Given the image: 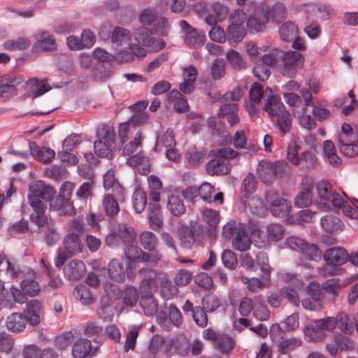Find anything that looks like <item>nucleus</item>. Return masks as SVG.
Segmentation results:
<instances>
[{
	"label": "nucleus",
	"instance_id": "nucleus-1",
	"mask_svg": "<svg viewBox=\"0 0 358 358\" xmlns=\"http://www.w3.org/2000/svg\"><path fill=\"white\" fill-rule=\"evenodd\" d=\"M55 192L42 180H34L29 184L27 199L33 210L31 214H41L47 209L46 201L50 200Z\"/></svg>",
	"mask_w": 358,
	"mask_h": 358
},
{
	"label": "nucleus",
	"instance_id": "nucleus-2",
	"mask_svg": "<svg viewBox=\"0 0 358 358\" xmlns=\"http://www.w3.org/2000/svg\"><path fill=\"white\" fill-rule=\"evenodd\" d=\"M326 266L321 270L324 276L336 275L341 273L340 268L349 261V254L343 248L334 247L327 250L323 255Z\"/></svg>",
	"mask_w": 358,
	"mask_h": 358
},
{
	"label": "nucleus",
	"instance_id": "nucleus-3",
	"mask_svg": "<svg viewBox=\"0 0 358 358\" xmlns=\"http://www.w3.org/2000/svg\"><path fill=\"white\" fill-rule=\"evenodd\" d=\"M31 221L39 228V235L43 241L49 246L55 245L59 239L55 222L48 219L45 213L41 214H31Z\"/></svg>",
	"mask_w": 358,
	"mask_h": 358
},
{
	"label": "nucleus",
	"instance_id": "nucleus-4",
	"mask_svg": "<svg viewBox=\"0 0 358 358\" xmlns=\"http://www.w3.org/2000/svg\"><path fill=\"white\" fill-rule=\"evenodd\" d=\"M238 155V152L230 148L218 149L217 154L207 163L206 170L208 174L224 175L229 173V159H234Z\"/></svg>",
	"mask_w": 358,
	"mask_h": 358
},
{
	"label": "nucleus",
	"instance_id": "nucleus-5",
	"mask_svg": "<svg viewBox=\"0 0 358 358\" xmlns=\"http://www.w3.org/2000/svg\"><path fill=\"white\" fill-rule=\"evenodd\" d=\"M136 238L134 228L127 227L124 224H119L114 227L106 237V244L112 248H117L121 243L125 246L133 243Z\"/></svg>",
	"mask_w": 358,
	"mask_h": 358
},
{
	"label": "nucleus",
	"instance_id": "nucleus-6",
	"mask_svg": "<svg viewBox=\"0 0 358 358\" xmlns=\"http://www.w3.org/2000/svg\"><path fill=\"white\" fill-rule=\"evenodd\" d=\"M303 62L304 59L299 52L282 50L279 64L280 71L283 76L292 78L296 75L297 68L302 66Z\"/></svg>",
	"mask_w": 358,
	"mask_h": 358
},
{
	"label": "nucleus",
	"instance_id": "nucleus-7",
	"mask_svg": "<svg viewBox=\"0 0 358 358\" xmlns=\"http://www.w3.org/2000/svg\"><path fill=\"white\" fill-rule=\"evenodd\" d=\"M285 164L280 161L271 162L268 160H262L259 164L258 176L260 180L266 183H271L278 174L284 172Z\"/></svg>",
	"mask_w": 358,
	"mask_h": 358
},
{
	"label": "nucleus",
	"instance_id": "nucleus-8",
	"mask_svg": "<svg viewBox=\"0 0 358 358\" xmlns=\"http://www.w3.org/2000/svg\"><path fill=\"white\" fill-rule=\"evenodd\" d=\"M268 21V13L264 7L257 8L248 19L247 26L255 31H262Z\"/></svg>",
	"mask_w": 358,
	"mask_h": 358
},
{
	"label": "nucleus",
	"instance_id": "nucleus-9",
	"mask_svg": "<svg viewBox=\"0 0 358 358\" xmlns=\"http://www.w3.org/2000/svg\"><path fill=\"white\" fill-rule=\"evenodd\" d=\"M36 42L33 46L36 50L48 52L57 49V43L53 36L48 31H41L36 34Z\"/></svg>",
	"mask_w": 358,
	"mask_h": 358
},
{
	"label": "nucleus",
	"instance_id": "nucleus-10",
	"mask_svg": "<svg viewBox=\"0 0 358 358\" xmlns=\"http://www.w3.org/2000/svg\"><path fill=\"white\" fill-rule=\"evenodd\" d=\"M155 280L158 287L161 288L162 294L167 299L172 298L178 293V289L172 285L169 275L164 272L155 273Z\"/></svg>",
	"mask_w": 358,
	"mask_h": 358
},
{
	"label": "nucleus",
	"instance_id": "nucleus-11",
	"mask_svg": "<svg viewBox=\"0 0 358 358\" xmlns=\"http://www.w3.org/2000/svg\"><path fill=\"white\" fill-rule=\"evenodd\" d=\"M36 273L31 272L27 273L25 278L20 283V288L24 294L34 297L41 292V285L37 281Z\"/></svg>",
	"mask_w": 358,
	"mask_h": 358
},
{
	"label": "nucleus",
	"instance_id": "nucleus-12",
	"mask_svg": "<svg viewBox=\"0 0 358 358\" xmlns=\"http://www.w3.org/2000/svg\"><path fill=\"white\" fill-rule=\"evenodd\" d=\"M30 153L37 161L50 163L55 157V152L47 147H40L36 143H29Z\"/></svg>",
	"mask_w": 358,
	"mask_h": 358
},
{
	"label": "nucleus",
	"instance_id": "nucleus-13",
	"mask_svg": "<svg viewBox=\"0 0 358 358\" xmlns=\"http://www.w3.org/2000/svg\"><path fill=\"white\" fill-rule=\"evenodd\" d=\"M85 273V264L78 259L71 260L64 268V274L70 280H78L82 278Z\"/></svg>",
	"mask_w": 358,
	"mask_h": 358
},
{
	"label": "nucleus",
	"instance_id": "nucleus-14",
	"mask_svg": "<svg viewBox=\"0 0 358 358\" xmlns=\"http://www.w3.org/2000/svg\"><path fill=\"white\" fill-rule=\"evenodd\" d=\"M43 310V303L38 300H31L27 303L24 317L32 326L40 323V315Z\"/></svg>",
	"mask_w": 358,
	"mask_h": 358
},
{
	"label": "nucleus",
	"instance_id": "nucleus-15",
	"mask_svg": "<svg viewBox=\"0 0 358 358\" xmlns=\"http://www.w3.org/2000/svg\"><path fill=\"white\" fill-rule=\"evenodd\" d=\"M73 358H87L92 355V342L87 338H78L72 347Z\"/></svg>",
	"mask_w": 358,
	"mask_h": 358
},
{
	"label": "nucleus",
	"instance_id": "nucleus-16",
	"mask_svg": "<svg viewBox=\"0 0 358 358\" xmlns=\"http://www.w3.org/2000/svg\"><path fill=\"white\" fill-rule=\"evenodd\" d=\"M316 190L319 208L325 210L329 209V199L334 192L331 185L325 181H320L316 184Z\"/></svg>",
	"mask_w": 358,
	"mask_h": 358
},
{
	"label": "nucleus",
	"instance_id": "nucleus-17",
	"mask_svg": "<svg viewBox=\"0 0 358 358\" xmlns=\"http://www.w3.org/2000/svg\"><path fill=\"white\" fill-rule=\"evenodd\" d=\"M239 108L236 103H225L220 108L218 115L227 120L230 126L239 122Z\"/></svg>",
	"mask_w": 358,
	"mask_h": 358
},
{
	"label": "nucleus",
	"instance_id": "nucleus-18",
	"mask_svg": "<svg viewBox=\"0 0 358 358\" xmlns=\"http://www.w3.org/2000/svg\"><path fill=\"white\" fill-rule=\"evenodd\" d=\"M50 206L53 210L59 211L60 215H71L75 213V209L71 200L65 199L59 195L52 199Z\"/></svg>",
	"mask_w": 358,
	"mask_h": 358
},
{
	"label": "nucleus",
	"instance_id": "nucleus-19",
	"mask_svg": "<svg viewBox=\"0 0 358 358\" xmlns=\"http://www.w3.org/2000/svg\"><path fill=\"white\" fill-rule=\"evenodd\" d=\"M250 245L251 241L246 229L243 227H239L232 240L233 248L238 251H245L250 248Z\"/></svg>",
	"mask_w": 358,
	"mask_h": 358
},
{
	"label": "nucleus",
	"instance_id": "nucleus-20",
	"mask_svg": "<svg viewBox=\"0 0 358 358\" xmlns=\"http://www.w3.org/2000/svg\"><path fill=\"white\" fill-rule=\"evenodd\" d=\"M292 205L284 198H278L273 200L270 206L271 213L277 217H283L289 215Z\"/></svg>",
	"mask_w": 358,
	"mask_h": 358
},
{
	"label": "nucleus",
	"instance_id": "nucleus-21",
	"mask_svg": "<svg viewBox=\"0 0 358 358\" xmlns=\"http://www.w3.org/2000/svg\"><path fill=\"white\" fill-rule=\"evenodd\" d=\"M27 322L23 314L13 313L7 317L6 327L13 332H21L25 329Z\"/></svg>",
	"mask_w": 358,
	"mask_h": 358
},
{
	"label": "nucleus",
	"instance_id": "nucleus-22",
	"mask_svg": "<svg viewBox=\"0 0 358 358\" xmlns=\"http://www.w3.org/2000/svg\"><path fill=\"white\" fill-rule=\"evenodd\" d=\"M109 278L115 282H122L125 279V270L123 264L117 259H113L108 265Z\"/></svg>",
	"mask_w": 358,
	"mask_h": 358
},
{
	"label": "nucleus",
	"instance_id": "nucleus-23",
	"mask_svg": "<svg viewBox=\"0 0 358 358\" xmlns=\"http://www.w3.org/2000/svg\"><path fill=\"white\" fill-rule=\"evenodd\" d=\"M167 100L169 103H173V108L177 112L183 113L189 108L186 98L176 90H173L168 94Z\"/></svg>",
	"mask_w": 358,
	"mask_h": 358
},
{
	"label": "nucleus",
	"instance_id": "nucleus-24",
	"mask_svg": "<svg viewBox=\"0 0 358 358\" xmlns=\"http://www.w3.org/2000/svg\"><path fill=\"white\" fill-rule=\"evenodd\" d=\"M338 145L358 141V135L354 132L352 127L347 123L341 126V131L338 134Z\"/></svg>",
	"mask_w": 358,
	"mask_h": 358
},
{
	"label": "nucleus",
	"instance_id": "nucleus-25",
	"mask_svg": "<svg viewBox=\"0 0 358 358\" xmlns=\"http://www.w3.org/2000/svg\"><path fill=\"white\" fill-rule=\"evenodd\" d=\"M167 209L173 216L180 217L185 213L186 208L179 195L171 194L168 197Z\"/></svg>",
	"mask_w": 358,
	"mask_h": 358
},
{
	"label": "nucleus",
	"instance_id": "nucleus-26",
	"mask_svg": "<svg viewBox=\"0 0 358 358\" xmlns=\"http://www.w3.org/2000/svg\"><path fill=\"white\" fill-rule=\"evenodd\" d=\"M279 35L285 42L292 41L299 34L298 27L292 22H285L279 28Z\"/></svg>",
	"mask_w": 358,
	"mask_h": 358
},
{
	"label": "nucleus",
	"instance_id": "nucleus-27",
	"mask_svg": "<svg viewBox=\"0 0 358 358\" xmlns=\"http://www.w3.org/2000/svg\"><path fill=\"white\" fill-rule=\"evenodd\" d=\"M336 327L345 334L351 335L354 333V325L348 315L345 312L337 313L336 317Z\"/></svg>",
	"mask_w": 358,
	"mask_h": 358
},
{
	"label": "nucleus",
	"instance_id": "nucleus-28",
	"mask_svg": "<svg viewBox=\"0 0 358 358\" xmlns=\"http://www.w3.org/2000/svg\"><path fill=\"white\" fill-rule=\"evenodd\" d=\"M176 141L174 134L172 129H168L167 131L161 136L158 137L155 150L159 152H163L164 150L175 148Z\"/></svg>",
	"mask_w": 358,
	"mask_h": 358
},
{
	"label": "nucleus",
	"instance_id": "nucleus-29",
	"mask_svg": "<svg viewBox=\"0 0 358 358\" xmlns=\"http://www.w3.org/2000/svg\"><path fill=\"white\" fill-rule=\"evenodd\" d=\"M139 242L143 249L148 251L156 250L159 244L157 236L150 231H143L141 233Z\"/></svg>",
	"mask_w": 358,
	"mask_h": 358
},
{
	"label": "nucleus",
	"instance_id": "nucleus-30",
	"mask_svg": "<svg viewBox=\"0 0 358 358\" xmlns=\"http://www.w3.org/2000/svg\"><path fill=\"white\" fill-rule=\"evenodd\" d=\"M264 109L270 116H275L284 110L285 106L279 96L272 95L266 99Z\"/></svg>",
	"mask_w": 358,
	"mask_h": 358
},
{
	"label": "nucleus",
	"instance_id": "nucleus-31",
	"mask_svg": "<svg viewBox=\"0 0 358 358\" xmlns=\"http://www.w3.org/2000/svg\"><path fill=\"white\" fill-rule=\"evenodd\" d=\"M317 164L316 155L311 151L301 152L296 166L301 170H310L315 168Z\"/></svg>",
	"mask_w": 358,
	"mask_h": 358
},
{
	"label": "nucleus",
	"instance_id": "nucleus-32",
	"mask_svg": "<svg viewBox=\"0 0 358 358\" xmlns=\"http://www.w3.org/2000/svg\"><path fill=\"white\" fill-rule=\"evenodd\" d=\"M267 232L266 241L271 243H277L281 241L285 236V229L279 223H271L267 225L266 228Z\"/></svg>",
	"mask_w": 358,
	"mask_h": 358
},
{
	"label": "nucleus",
	"instance_id": "nucleus-33",
	"mask_svg": "<svg viewBox=\"0 0 358 358\" xmlns=\"http://www.w3.org/2000/svg\"><path fill=\"white\" fill-rule=\"evenodd\" d=\"M23 82L22 77L11 78L9 76H5L0 81V92L3 94H12L15 92V87Z\"/></svg>",
	"mask_w": 358,
	"mask_h": 358
},
{
	"label": "nucleus",
	"instance_id": "nucleus-34",
	"mask_svg": "<svg viewBox=\"0 0 358 358\" xmlns=\"http://www.w3.org/2000/svg\"><path fill=\"white\" fill-rule=\"evenodd\" d=\"M140 304L143 309L145 315L152 316L157 313L158 305L152 294L141 293Z\"/></svg>",
	"mask_w": 358,
	"mask_h": 358
},
{
	"label": "nucleus",
	"instance_id": "nucleus-35",
	"mask_svg": "<svg viewBox=\"0 0 358 358\" xmlns=\"http://www.w3.org/2000/svg\"><path fill=\"white\" fill-rule=\"evenodd\" d=\"M134 36L138 43L146 47H152L155 42L151 31L146 27L136 29Z\"/></svg>",
	"mask_w": 358,
	"mask_h": 358
},
{
	"label": "nucleus",
	"instance_id": "nucleus-36",
	"mask_svg": "<svg viewBox=\"0 0 358 358\" xmlns=\"http://www.w3.org/2000/svg\"><path fill=\"white\" fill-rule=\"evenodd\" d=\"M322 288L329 294L331 300H335L341 289L340 279L338 278L328 279L322 283Z\"/></svg>",
	"mask_w": 358,
	"mask_h": 358
},
{
	"label": "nucleus",
	"instance_id": "nucleus-37",
	"mask_svg": "<svg viewBox=\"0 0 358 358\" xmlns=\"http://www.w3.org/2000/svg\"><path fill=\"white\" fill-rule=\"evenodd\" d=\"M262 272L263 273L262 279L265 282L270 281V275L271 272V268L268 264V255L264 252H259L256 255V262Z\"/></svg>",
	"mask_w": 358,
	"mask_h": 358
},
{
	"label": "nucleus",
	"instance_id": "nucleus-38",
	"mask_svg": "<svg viewBox=\"0 0 358 358\" xmlns=\"http://www.w3.org/2000/svg\"><path fill=\"white\" fill-rule=\"evenodd\" d=\"M64 245L66 251L70 254H76L81 252V241L77 234H68L64 241Z\"/></svg>",
	"mask_w": 358,
	"mask_h": 358
},
{
	"label": "nucleus",
	"instance_id": "nucleus-39",
	"mask_svg": "<svg viewBox=\"0 0 358 358\" xmlns=\"http://www.w3.org/2000/svg\"><path fill=\"white\" fill-rule=\"evenodd\" d=\"M102 206L106 215L110 217L116 216L120 211L117 201L110 194H107L103 197Z\"/></svg>",
	"mask_w": 358,
	"mask_h": 358
},
{
	"label": "nucleus",
	"instance_id": "nucleus-40",
	"mask_svg": "<svg viewBox=\"0 0 358 358\" xmlns=\"http://www.w3.org/2000/svg\"><path fill=\"white\" fill-rule=\"evenodd\" d=\"M226 31L228 41L230 42H240L245 34V27L237 25V24L234 22L229 25Z\"/></svg>",
	"mask_w": 358,
	"mask_h": 358
},
{
	"label": "nucleus",
	"instance_id": "nucleus-41",
	"mask_svg": "<svg viewBox=\"0 0 358 358\" xmlns=\"http://www.w3.org/2000/svg\"><path fill=\"white\" fill-rule=\"evenodd\" d=\"M80 334V332L76 329H72L68 332L58 336L55 340L56 346L59 349H65L71 343L76 341V338Z\"/></svg>",
	"mask_w": 358,
	"mask_h": 358
},
{
	"label": "nucleus",
	"instance_id": "nucleus-42",
	"mask_svg": "<svg viewBox=\"0 0 358 358\" xmlns=\"http://www.w3.org/2000/svg\"><path fill=\"white\" fill-rule=\"evenodd\" d=\"M143 137L140 130L135 132L134 140L126 144L122 148V153L126 156H131L137 152L138 148L141 147Z\"/></svg>",
	"mask_w": 358,
	"mask_h": 358
},
{
	"label": "nucleus",
	"instance_id": "nucleus-43",
	"mask_svg": "<svg viewBox=\"0 0 358 358\" xmlns=\"http://www.w3.org/2000/svg\"><path fill=\"white\" fill-rule=\"evenodd\" d=\"M185 43L192 48H197L204 43V36L195 29L187 31L185 36Z\"/></svg>",
	"mask_w": 358,
	"mask_h": 358
},
{
	"label": "nucleus",
	"instance_id": "nucleus-44",
	"mask_svg": "<svg viewBox=\"0 0 358 358\" xmlns=\"http://www.w3.org/2000/svg\"><path fill=\"white\" fill-rule=\"evenodd\" d=\"M97 136L99 140H102L103 142L114 147L115 142V133L114 128L108 124H103L97 131Z\"/></svg>",
	"mask_w": 358,
	"mask_h": 358
},
{
	"label": "nucleus",
	"instance_id": "nucleus-45",
	"mask_svg": "<svg viewBox=\"0 0 358 358\" xmlns=\"http://www.w3.org/2000/svg\"><path fill=\"white\" fill-rule=\"evenodd\" d=\"M280 55H282V50L273 48L269 50L267 54L259 57L262 63L267 67L273 65L279 66Z\"/></svg>",
	"mask_w": 358,
	"mask_h": 358
},
{
	"label": "nucleus",
	"instance_id": "nucleus-46",
	"mask_svg": "<svg viewBox=\"0 0 358 358\" xmlns=\"http://www.w3.org/2000/svg\"><path fill=\"white\" fill-rule=\"evenodd\" d=\"M31 43L29 38L25 37H20L16 40H8L4 44L3 47L6 50L10 51L24 50L27 49Z\"/></svg>",
	"mask_w": 358,
	"mask_h": 358
},
{
	"label": "nucleus",
	"instance_id": "nucleus-47",
	"mask_svg": "<svg viewBox=\"0 0 358 358\" xmlns=\"http://www.w3.org/2000/svg\"><path fill=\"white\" fill-rule=\"evenodd\" d=\"M73 296L83 304L88 305L93 302V298L90 289L85 285H80L73 290Z\"/></svg>",
	"mask_w": 358,
	"mask_h": 358
},
{
	"label": "nucleus",
	"instance_id": "nucleus-48",
	"mask_svg": "<svg viewBox=\"0 0 358 358\" xmlns=\"http://www.w3.org/2000/svg\"><path fill=\"white\" fill-rule=\"evenodd\" d=\"M179 232L182 245L187 249L192 248L195 241L194 231L189 227L182 226Z\"/></svg>",
	"mask_w": 358,
	"mask_h": 358
},
{
	"label": "nucleus",
	"instance_id": "nucleus-49",
	"mask_svg": "<svg viewBox=\"0 0 358 358\" xmlns=\"http://www.w3.org/2000/svg\"><path fill=\"white\" fill-rule=\"evenodd\" d=\"M133 205L138 213H142L147 204V195L142 189H136L132 197Z\"/></svg>",
	"mask_w": 358,
	"mask_h": 358
},
{
	"label": "nucleus",
	"instance_id": "nucleus-50",
	"mask_svg": "<svg viewBox=\"0 0 358 358\" xmlns=\"http://www.w3.org/2000/svg\"><path fill=\"white\" fill-rule=\"evenodd\" d=\"M148 220L150 222L157 227H161L163 224V218L159 204H150L148 207Z\"/></svg>",
	"mask_w": 358,
	"mask_h": 358
},
{
	"label": "nucleus",
	"instance_id": "nucleus-51",
	"mask_svg": "<svg viewBox=\"0 0 358 358\" xmlns=\"http://www.w3.org/2000/svg\"><path fill=\"white\" fill-rule=\"evenodd\" d=\"M321 224L323 229L330 233H334L341 229V220L338 217L332 215H327L321 219Z\"/></svg>",
	"mask_w": 358,
	"mask_h": 358
},
{
	"label": "nucleus",
	"instance_id": "nucleus-52",
	"mask_svg": "<svg viewBox=\"0 0 358 358\" xmlns=\"http://www.w3.org/2000/svg\"><path fill=\"white\" fill-rule=\"evenodd\" d=\"M144 252L138 246L132 243L127 244L124 248V255L129 261L142 262Z\"/></svg>",
	"mask_w": 358,
	"mask_h": 358
},
{
	"label": "nucleus",
	"instance_id": "nucleus-53",
	"mask_svg": "<svg viewBox=\"0 0 358 358\" xmlns=\"http://www.w3.org/2000/svg\"><path fill=\"white\" fill-rule=\"evenodd\" d=\"M122 303L125 306H134L138 300V294L137 289L132 287H127L122 294Z\"/></svg>",
	"mask_w": 358,
	"mask_h": 358
},
{
	"label": "nucleus",
	"instance_id": "nucleus-54",
	"mask_svg": "<svg viewBox=\"0 0 358 358\" xmlns=\"http://www.w3.org/2000/svg\"><path fill=\"white\" fill-rule=\"evenodd\" d=\"M216 348L223 354H229L235 347V341L229 336H220L215 343Z\"/></svg>",
	"mask_w": 358,
	"mask_h": 358
},
{
	"label": "nucleus",
	"instance_id": "nucleus-55",
	"mask_svg": "<svg viewBox=\"0 0 358 358\" xmlns=\"http://www.w3.org/2000/svg\"><path fill=\"white\" fill-rule=\"evenodd\" d=\"M114 147L103 142L102 140L95 141L94 143V152L99 157L110 158L113 156V148Z\"/></svg>",
	"mask_w": 358,
	"mask_h": 358
},
{
	"label": "nucleus",
	"instance_id": "nucleus-56",
	"mask_svg": "<svg viewBox=\"0 0 358 358\" xmlns=\"http://www.w3.org/2000/svg\"><path fill=\"white\" fill-rule=\"evenodd\" d=\"M266 10L268 13V20L271 18L276 23L282 22L285 17L286 8L281 3H275L269 10Z\"/></svg>",
	"mask_w": 358,
	"mask_h": 358
},
{
	"label": "nucleus",
	"instance_id": "nucleus-57",
	"mask_svg": "<svg viewBox=\"0 0 358 358\" xmlns=\"http://www.w3.org/2000/svg\"><path fill=\"white\" fill-rule=\"evenodd\" d=\"M305 336L311 341H320L326 336V333L315 324V321L310 326L306 327L303 330Z\"/></svg>",
	"mask_w": 358,
	"mask_h": 358
},
{
	"label": "nucleus",
	"instance_id": "nucleus-58",
	"mask_svg": "<svg viewBox=\"0 0 358 358\" xmlns=\"http://www.w3.org/2000/svg\"><path fill=\"white\" fill-rule=\"evenodd\" d=\"M302 341L298 338H287L281 341L278 345V350L281 354H288L296 348L301 345Z\"/></svg>",
	"mask_w": 358,
	"mask_h": 358
},
{
	"label": "nucleus",
	"instance_id": "nucleus-59",
	"mask_svg": "<svg viewBox=\"0 0 358 358\" xmlns=\"http://www.w3.org/2000/svg\"><path fill=\"white\" fill-rule=\"evenodd\" d=\"M130 50L131 54L124 50L120 51L119 53L120 58L125 62H129L133 59V55L138 57H143L147 53L146 50L139 45H130Z\"/></svg>",
	"mask_w": 358,
	"mask_h": 358
},
{
	"label": "nucleus",
	"instance_id": "nucleus-60",
	"mask_svg": "<svg viewBox=\"0 0 358 358\" xmlns=\"http://www.w3.org/2000/svg\"><path fill=\"white\" fill-rule=\"evenodd\" d=\"M303 256L311 261L318 262L322 258V251L315 244L306 243L302 252Z\"/></svg>",
	"mask_w": 358,
	"mask_h": 358
},
{
	"label": "nucleus",
	"instance_id": "nucleus-61",
	"mask_svg": "<svg viewBox=\"0 0 358 358\" xmlns=\"http://www.w3.org/2000/svg\"><path fill=\"white\" fill-rule=\"evenodd\" d=\"M108 301L109 299L107 296L101 299V304L97 309V314L103 320L110 321L113 317L114 311L113 307L108 303Z\"/></svg>",
	"mask_w": 358,
	"mask_h": 358
},
{
	"label": "nucleus",
	"instance_id": "nucleus-62",
	"mask_svg": "<svg viewBox=\"0 0 358 358\" xmlns=\"http://www.w3.org/2000/svg\"><path fill=\"white\" fill-rule=\"evenodd\" d=\"M312 203V193L308 188L302 189L296 195L295 205L299 208H306Z\"/></svg>",
	"mask_w": 358,
	"mask_h": 358
},
{
	"label": "nucleus",
	"instance_id": "nucleus-63",
	"mask_svg": "<svg viewBox=\"0 0 358 358\" xmlns=\"http://www.w3.org/2000/svg\"><path fill=\"white\" fill-rule=\"evenodd\" d=\"M130 38L131 35L129 31L119 27L114 29L111 36L112 41L119 44L127 43Z\"/></svg>",
	"mask_w": 358,
	"mask_h": 358
},
{
	"label": "nucleus",
	"instance_id": "nucleus-64",
	"mask_svg": "<svg viewBox=\"0 0 358 358\" xmlns=\"http://www.w3.org/2000/svg\"><path fill=\"white\" fill-rule=\"evenodd\" d=\"M334 341L341 351L353 349L355 346L354 341L350 337L341 334L334 336Z\"/></svg>",
	"mask_w": 358,
	"mask_h": 358
}]
</instances>
